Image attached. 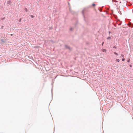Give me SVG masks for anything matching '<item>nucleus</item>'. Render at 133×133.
<instances>
[{
  "label": "nucleus",
  "instance_id": "1",
  "mask_svg": "<svg viewBox=\"0 0 133 133\" xmlns=\"http://www.w3.org/2000/svg\"><path fill=\"white\" fill-rule=\"evenodd\" d=\"M102 50L103 52H106V50L105 49H102Z\"/></svg>",
  "mask_w": 133,
  "mask_h": 133
},
{
  "label": "nucleus",
  "instance_id": "2",
  "mask_svg": "<svg viewBox=\"0 0 133 133\" xmlns=\"http://www.w3.org/2000/svg\"><path fill=\"white\" fill-rule=\"evenodd\" d=\"M116 61L118 62H119L120 61V60L119 59H116Z\"/></svg>",
  "mask_w": 133,
  "mask_h": 133
},
{
  "label": "nucleus",
  "instance_id": "3",
  "mask_svg": "<svg viewBox=\"0 0 133 133\" xmlns=\"http://www.w3.org/2000/svg\"><path fill=\"white\" fill-rule=\"evenodd\" d=\"M114 53L116 55H118V54L116 52H114Z\"/></svg>",
  "mask_w": 133,
  "mask_h": 133
},
{
  "label": "nucleus",
  "instance_id": "4",
  "mask_svg": "<svg viewBox=\"0 0 133 133\" xmlns=\"http://www.w3.org/2000/svg\"><path fill=\"white\" fill-rule=\"evenodd\" d=\"M30 17H31V18H34V16H33V15H30Z\"/></svg>",
  "mask_w": 133,
  "mask_h": 133
},
{
  "label": "nucleus",
  "instance_id": "5",
  "mask_svg": "<svg viewBox=\"0 0 133 133\" xmlns=\"http://www.w3.org/2000/svg\"><path fill=\"white\" fill-rule=\"evenodd\" d=\"M125 60V58H123L122 59V61H124Z\"/></svg>",
  "mask_w": 133,
  "mask_h": 133
},
{
  "label": "nucleus",
  "instance_id": "6",
  "mask_svg": "<svg viewBox=\"0 0 133 133\" xmlns=\"http://www.w3.org/2000/svg\"><path fill=\"white\" fill-rule=\"evenodd\" d=\"M1 41L2 42H4V40L3 39H2L1 40Z\"/></svg>",
  "mask_w": 133,
  "mask_h": 133
},
{
  "label": "nucleus",
  "instance_id": "7",
  "mask_svg": "<svg viewBox=\"0 0 133 133\" xmlns=\"http://www.w3.org/2000/svg\"><path fill=\"white\" fill-rule=\"evenodd\" d=\"M92 6H95V4H92Z\"/></svg>",
  "mask_w": 133,
  "mask_h": 133
},
{
  "label": "nucleus",
  "instance_id": "8",
  "mask_svg": "<svg viewBox=\"0 0 133 133\" xmlns=\"http://www.w3.org/2000/svg\"><path fill=\"white\" fill-rule=\"evenodd\" d=\"M130 61V59H129L128 60V62H129Z\"/></svg>",
  "mask_w": 133,
  "mask_h": 133
},
{
  "label": "nucleus",
  "instance_id": "9",
  "mask_svg": "<svg viewBox=\"0 0 133 133\" xmlns=\"http://www.w3.org/2000/svg\"><path fill=\"white\" fill-rule=\"evenodd\" d=\"M121 56H122V57H124V55H123L122 54V55H121Z\"/></svg>",
  "mask_w": 133,
  "mask_h": 133
},
{
  "label": "nucleus",
  "instance_id": "10",
  "mask_svg": "<svg viewBox=\"0 0 133 133\" xmlns=\"http://www.w3.org/2000/svg\"><path fill=\"white\" fill-rule=\"evenodd\" d=\"M130 67H132V65H130Z\"/></svg>",
  "mask_w": 133,
  "mask_h": 133
},
{
  "label": "nucleus",
  "instance_id": "11",
  "mask_svg": "<svg viewBox=\"0 0 133 133\" xmlns=\"http://www.w3.org/2000/svg\"><path fill=\"white\" fill-rule=\"evenodd\" d=\"M110 38V37H108V39Z\"/></svg>",
  "mask_w": 133,
  "mask_h": 133
},
{
  "label": "nucleus",
  "instance_id": "12",
  "mask_svg": "<svg viewBox=\"0 0 133 133\" xmlns=\"http://www.w3.org/2000/svg\"><path fill=\"white\" fill-rule=\"evenodd\" d=\"M21 18L19 20V21L20 22L21 21Z\"/></svg>",
  "mask_w": 133,
  "mask_h": 133
},
{
  "label": "nucleus",
  "instance_id": "13",
  "mask_svg": "<svg viewBox=\"0 0 133 133\" xmlns=\"http://www.w3.org/2000/svg\"><path fill=\"white\" fill-rule=\"evenodd\" d=\"M103 43H104V42H103V43H102V45H103Z\"/></svg>",
  "mask_w": 133,
  "mask_h": 133
},
{
  "label": "nucleus",
  "instance_id": "14",
  "mask_svg": "<svg viewBox=\"0 0 133 133\" xmlns=\"http://www.w3.org/2000/svg\"><path fill=\"white\" fill-rule=\"evenodd\" d=\"M11 36H12V34H11Z\"/></svg>",
  "mask_w": 133,
  "mask_h": 133
},
{
  "label": "nucleus",
  "instance_id": "15",
  "mask_svg": "<svg viewBox=\"0 0 133 133\" xmlns=\"http://www.w3.org/2000/svg\"><path fill=\"white\" fill-rule=\"evenodd\" d=\"M4 18H5V17H4V18H3V19H4Z\"/></svg>",
  "mask_w": 133,
  "mask_h": 133
}]
</instances>
